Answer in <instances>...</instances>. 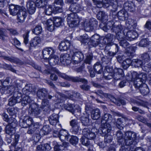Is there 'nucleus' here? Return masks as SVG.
I'll list each match as a JSON object with an SVG mask.
<instances>
[{"instance_id":"c9c22d12","label":"nucleus","mask_w":151,"mask_h":151,"mask_svg":"<svg viewBox=\"0 0 151 151\" xmlns=\"http://www.w3.org/2000/svg\"><path fill=\"white\" fill-rule=\"evenodd\" d=\"M48 62L50 65H55L57 64L59 61V58L53 55V56L47 58Z\"/></svg>"},{"instance_id":"37998d69","label":"nucleus","mask_w":151,"mask_h":151,"mask_svg":"<svg viewBox=\"0 0 151 151\" xmlns=\"http://www.w3.org/2000/svg\"><path fill=\"white\" fill-rule=\"evenodd\" d=\"M48 30L50 31H52L54 29V20L53 21L51 19H48L46 23Z\"/></svg>"},{"instance_id":"2f4dec72","label":"nucleus","mask_w":151,"mask_h":151,"mask_svg":"<svg viewBox=\"0 0 151 151\" xmlns=\"http://www.w3.org/2000/svg\"><path fill=\"white\" fill-rule=\"evenodd\" d=\"M41 42V39L39 37H35L30 41L29 44L31 47H35L40 44Z\"/></svg>"},{"instance_id":"13d9d810","label":"nucleus","mask_w":151,"mask_h":151,"mask_svg":"<svg viewBox=\"0 0 151 151\" xmlns=\"http://www.w3.org/2000/svg\"><path fill=\"white\" fill-rule=\"evenodd\" d=\"M3 57L4 59L8 60L12 63H18L19 62V60L16 58L7 56H3Z\"/></svg>"},{"instance_id":"3c124183","label":"nucleus","mask_w":151,"mask_h":151,"mask_svg":"<svg viewBox=\"0 0 151 151\" xmlns=\"http://www.w3.org/2000/svg\"><path fill=\"white\" fill-rule=\"evenodd\" d=\"M63 107L65 109L71 112L72 114H74L75 110L73 104H64Z\"/></svg>"},{"instance_id":"423d86ee","label":"nucleus","mask_w":151,"mask_h":151,"mask_svg":"<svg viewBox=\"0 0 151 151\" xmlns=\"http://www.w3.org/2000/svg\"><path fill=\"white\" fill-rule=\"evenodd\" d=\"M39 106L36 103H32L30 104L28 113L30 116L37 117L40 116L42 110Z\"/></svg>"},{"instance_id":"6ab92c4d","label":"nucleus","mask_w":151,"mask_h":151,"mask_svg":"<svg viewBox=\"0 0 151 151\" xmlns=\"http://www.w3.org/2000/svg\"><path fill=\"white\" fill-rule=\"evenodd\" d=\"M55 72L57 73H59V72L57 69L55 68H52L50 69L45 70L44 71V73L47 74H50V78L53 81H56L58 79L57 75L53 73Z\"/></svg>"},{"instance_id":"393cba45","label":"nucleus","mask_w":151,"mask_h":151,"mask_svg":"<svg viewBox=\"0 0 151 151\" xmlns=\"http://www.w3.org/2000/svg\"><path fill=\"white\" fill-rule=\"evenodd\" d=\"M27 15V12L21 9L17 14V19L19 22H23Z\"/></svg>"},{"instance_id":"bf43d9fd","label":"nucleus","mask_w":151,"mask_h":151,"mask_svg":"<svg viewBox=\"0 0 151 151\" xmlns=\"http://www.w3.org/2000/svg\"><path fill=\"white\" fill-rule=\"evenodd\" d=\"M9 124L8 125H11L14 127H15L17 125V122L16 120L12 117H10L9 118L8 120L7 121Z\"/></svg>"},{"instance_id":"aec40b11","label":"nucleus","mask_w":151,"mask_h":151,"mask_svg":"<svg viewBox=\"0 0 151 151\" xmlns=\"http://www.w3.org/2000/svg\"><path fill=\"white\" fill-rule=\"evenodd\" d=\"M124 10L130 12H133L135 10V7L134 3L131 1H127L124 4Z\"/></svg>"},{"instance_id":"58836bf2","label":"nucleus","mask_w":151,"mask_h":151,"mask_svg":"<svg viewBox=\"0 0 151 151\" xmlns=\"http://www.w3.org/2000/svg\"><path fill=\"white\" fill-rule=\"evenodd\" d=\"M117 4V2L116 0L115 1L114 0H111L110 2V5L109 7V9L114 12L116 11L118 7Z\"/></svg>"},{"instance_id":"a211bd4d","label":"nucleus","mask_w":151,"mask_h":151,"mask_svg":"<svg viewBox=\"0 0 151 151\" xmlns=\"http://www.w3.org/2000/svg\"><path fill=\"white\" fill-rule=\"evenodd\" d=\"M111 29V30L113 32H114L116 33L118 32H119L121 29L119 27L117 26L115 27L111 22H108L104 26L103 29L105 31H107V30Z\"/></svg>"},{"instance_id":"69168bd1","label":"nucleus","mask_w":151,"mask_h":151,"mask_svg":"<svg viewBox=\"0 0 151 151\" xmlns=\"http://www.w3.org/2000/svg\"><path fill=\"white\" fill-rule=\"evenodd\" d=\"M137 119L138 121L145 123L148 127H151V124L147 123L146 119L143 117L141 116H137Z\"/></svg>"},{"instance_id":"603ef678","label":"nucleus","mask_w":151,"mask_h":151,"mask_svg":"<svg viewBox=\"0 0 151 151\" xmlns=\"http://www.w3.org/2000/svg\"><path fill=\"white\" fill-rule=\"evenodd\" d=\"M123 119V118H119L117 119L116 121H115L114 124L117 128L120 129H122L123 128L122 123Z\"/></svg>"},{"instance_id":"473e14b6","label":"nucleus","mask_w":151,"mask_h":151,"mask_svg":"<svg viewBox=\"0 0 151 151\" xmlns=\"http://www.w3.org/2000/svg\"><path fill=\"white\" fill-rule=\"evenodd\" d=\"M137 34V33L133 30H131L128 31L127 33L126 37L127 40H130L134 39Z\"/></svg>"},{"instance_id":"4c0bfd02","label":"nucleus","mask_w":151,"mask_h":151,"mask_svg":"<svg viewBox=\"0 0 151 151\" xmlns=\"http://www.w3.org/2000/svg\"><path fill=\"white\" fill-rule=\"evenodd\" d=\"M93 69L95 73L97 74H101L103 71V67L99 62H97L93 66Z\"/></svg>"},{"instance_id":"4468645a","label":"nucleus","mask_w":151,"mask_h":151,"mask_svg":"<svg viewBox=\"0 0 151 151\" xmlns=\"http://www.w3.org/2000/svg\"><path fill=\"white\" fill-rule=\"evenodd\" d=\"M110 131L109 132H107L106 131V134L103 135L102 134H99L102 136H104V142L103 145H102V143L101 142L99 144V145L101 148H104L106 146L109 147V143L111 142L112 140L113 137L112 136L110 135Z\"/></svg>"},{"instance_id":"c756f323","label":"nucleus","mask_w":151,"mask_h":151,"mask_svg":"<svg viewBox=\"0 0 151 151\" xmlns=\"http://www.w3.org/2000/svg\"><path fill=\"white\" fill-rule=\"evenodd\" d=\"M97 19L104 22L108 20V16L103 11H99L97 15Z\"/></svg>"},{"instance_id":"9b49d317","label":"nucleus","mask_w":151,"mask_h":151,"mask_svg":"<svg viewBox=\"0 0 151 151\" xmlns=\"http://www.w3.org/2000/svg\"><path fill=\"white\" fill-rule=\"evenodd\" d=\"M114 40V36L113 35L108 34L104 38L101 42L103 43L104 47H106V45L111 46L114 45L113 42Z\"/></svg>"},{"instance_id":"cd10ccee","label":"nucleus","mask_w":151,"mask_h":151,"mask_svg":"<svg viewBox=\"0 0 151 151\" xmlns=\"http://www.w3.org/2000/svg\"><path fill=\"white\" fill-rule=\"evenodd\" d=\"M47 94V92L45 88H42L39 90L37 93V97L42 99L46 97Z\"/></svg>"},{"instance_id":"8fccbe9b","label":"nucleus","mask_w":151,"mask_h":151,"mask_svg":"<svg viewBox=\"0 0 151 151\" xmlns=\"http://www.w3.org/2000/svg\"><path fill=\"white\" fill-rule=\"evenodd\" d=\"M133 82V85L134 87L137 89H139L141 87H142L143 83L145 82H142L139 79H137L132 81Z\"/></svg>"},{"instance_id":"0e129e2a","label":"nucleus","mask_w":151,"mask_h":151,"mask_svg":"<svg viewBox=\"0 0 151 151\" xmlns=\"http://www.w3.org/2000/svg\"><path fill=\"white\" fill-rule=\"evenodd\" d=\"M141 68L144 71L146 72H149L151 70L150 66L147 63L144 62L143 64H142V66Z\"/></svg>"},{"instance_id":"e433bc0d","label":"nucleus","mask_w":151,"mask_h":151,"mask_svg":"<svg viewBox=\"0 0 151 151\" xmlns=\"http://www.w3.org/2000/svg\"><path fill=\"white\" fill-rule=\"evenodd\" d=\"M53 145H55L54 147V150L55 151H60L63 150L65 148V146L63 143L61 144L57 143V142L54 141L53 142Z\"/></svg>"},{"instance_id":"ea45409f","label":"nucleus","mask_w":151,"mask_h":151,"mask_svg":"<svg viewBox=\"0 0 151 151\" xmlns=\"http://www.w3.org/2000/svg\"><path fill=\"white\" fill-rule=\"evenodd\" d=\"M132 60L131 59L127 58L126 59L123 61L122 63V68L124 69H127L130 65H132Z\"/></svg>"},{"instance_id":"f03ea898","label":"nucleus","mask_w":151,"mask_h":151,"mask_svg":"<svg viewBox=\"0 0 151 151\" xmlns=\"http://www.w3.org/2000/svg\"><path fill=\"white\" fill-rule=\"evenodd\" d=\"M82 134L83 136L81 139V141L83 145L86 146L90 145L88 140L93 139L96 137L95 133L88 128H85L83 129Z\"/></svg>"},{"instance_id":"a878e982","label":"nucleus","mask_w":151,"mask_h":151,"mask_svg":"<svg viewBox=\"0 0 151 151\" xmlns=\"http://www.w3.org/2000/svg\"><path fill=\"white\" fill-rule=\"evenodd\" d=\"M70 45L68 41H62L59 44V48L60 51H66L69 48Z\"/></svg>"},{"instance_id":"7ed1b4c3","label":"nucleus","mask_w":151,"mask_h":151,"mask_svg":"<svg viewBox=\"0 0 151 151\" xmlns=\"http://www.w3.org/2000/svg\"><path fill=\"white\" fill-rule=\"evenodd\" d=\"M80 94L77 92H73L71 94L70 93L67 94H63L59 92H57L55 97H57L56 101L59 103L63 102L65 100L69 99L72 100L73 97L78 98L80 96Z\"/></svg>"},{"instance_id":"4d7b16f0","label":"nucleus","mask_w":151,"mask_h":151,"mask_svg":"<svg viewBox=\"0 0 151 151\" xmlns=\"http://www.w3.org/2000/svg\"><path fill=\"white\" fill-rule=\"evenodd\" d=\"M116 139L119 143L122 144L123 141V134L121 131L118 130L117 131L116 134Z\"/></svg>"},{"instance_id":"20e7f679","label":"nucleus","mask_w":151,"mask_h":151,"mask_svg":"<svg viewBox=\"0 0 151 151\" xmlns=\"http://www.w3.org/2000/svg\"><path fill=\"white\" fill-rule=\"evenodd\" d=\"M136 135L135 133L127 131L125 133V136L124 138V143L126 146H129L132 145L134 142V144L139 141L136 137Z\"/></svg>"},{"instance_id":"f704fd0d","label":"nucleus","mask_w":151,"mask_h":151,"mask_svg":"<svg viewBox=\"0 0 151 151\" xmlns=\"http://www.w3.org/2000/svg\"><path fill=\"white\" fill-rule=\"evenodd\" d=\"M118 18L120 20L124 21L127 19V13L123 10L117 13Z\"/></svg>"},{"instance_id":"0eeeda50","label":"nucleus","mask_w":151,"mask_h":151,"mask_svg":"<svg viewBox=\"0 0 151 151\" xmlns=\"http://www.w3.org/2000/svg\"><path fill=\"white\" fill-rule=\"evenodd\" d=\"M79 40L81 41V42L82 43H86L90 40L89 42V45L92 46L93 47H96L98 45L101 47H104L103 44L101 43H99L98 41H95L92 39H90L88 37V35L86 34H85L83 36H81L79 38Z\"/></svg>"},{"instance_id":"ddd939ff","label":"nucleus","mask_w":151,"mask_h":151,"mask_svg":"<svg viewBox=\"0 0 151 151\" xmlns=\"http://www.w3.org/2000/svg\"><path fill=\"white\" fill-rule=\"evenodd\" d=\"M84 57L83 54L81 52H74L72 57L71 63L73 64H78L83 60Z\"/></svg>"},{"instance_id":"a18cd8bd","label":"nucleus","mask_w":151,"mask_h":151,"mask_svg":"<svg viewBox=\"0 0 151 151\" xmlns=\"http://www.w3.org/2000/svg\"><path fill=\"white\" fill-rule=\"evenodd\" d=\"M143 86L139 88L140 92L143 95H147L149 92V90L147 85L143 83Z\"/></svg>"},{"instance_id":"39448f33","label":"nucleus","mask_w":151,"mask_h":151,"mask_svg":"<svg viewBox=\"0 0 151 151\" xmlns=\"http://www.w3.org/2000/svg\"><path fill=\"white\" fill-rule=\"evenodd\" d=\"M67 20L69 26L71 28L77 26L80 22V19L77 14L74 13L68 14Z\"/></svg>"},{"instance_id":"49530a36","label":"nucleus","mask_w":151,"mask_h":151,"mask_svg":"<svg viewBox=\"0 0 151 151\" xmlns=\"http://www.w3.org/2000/svg\"><path fill=\"white\" fill-rule=\"evenodd\" d=\"M49 102L48 100L46 99H42L40 108L44 109V110L46 111L49 109Z\"/></svg>"},{"instance_id":"bb28decb","label":"nucleus","mask_w":151,"mask_h":151,"mask_svg":"<svg viewBox=\"0 0 151 151\" xmlns=\"http://www.w3.org/2000/svg\"><path fill=\"white\" fill-rule=\"evenodd\" d=\"M21 101L22 104L23 106L26 105L28 104L33 103L34 102L33 98L28 95L24 96L22 99V98Z\"/></svg>"},{"instance_id":"9d476101","label":"nucleus","mask_w":151,"mask_h":151,"mask_svg":"<svg viewBox=\"0 0 151 151\" xmlns=\"http://www.w3.org/2000/svg\"><path fill=\"white\" fill-rule=\"evenodd\" d=\"M53 135L55 137H59L61 141H68L70 137V135L65 130H61L59 132L55 131L53 132Z\"/></svg>"},{"instance_id":"c85d7f7f","label":"nucleus","mask_w":151,"mask_h":151,"mask_svg":"<svg viewBox=\"0 0 151 151\" xmlns=\"http://www.w3.org/2000/svg\"><path fill=\"white\" fill-rule=\"evenodd\" d=\"M59 116L58 114H53L49 118L50 124L53 125H55L58 122Z\"/></svg>"},{"instance_id":"864d4df0","label":"nucleus","mask_w":151,"mask_h":151,"mask_svg":"<svg viewBox=\"0 0 151 151\" xmlns=\"http://www.w3.org/2000/svg\"><path fill=\"white\" fill-rule=\"evenodd\" d=\"M32 31L34 34L36 35H39L42 32V28L40 25H38L36 26Z\"/></svg>"},{"instance_id":"f257e3e1","label":"nucleus","mask_w":151,"mask_h":151,"mask_svg":"<svg viewBox=\"0 0 151 151\" xmlns=\"http://www.w3.org/2000/svg\"><path fill=\"white\" fill-rule=\"evenodd\" d=\"M112 116L109 114L106 113L104 114L102 117L101 127L99 128L98 132L102 134L103 135L106 134V131L109 132L111 131V127L109 124L111 122Z\"/></svg>"},{"instance_id":"1a4fd4ad","label":"nucleus","mask_w":151,"mask_h":151,"mask_svg":"<svg viewBox=\"0 0 151 151\" xmlns=\"http://www.w3.org/2000/svg\"><path fill=\"white\" fill-rule=\"evenodd\" d=\"M22 95L18 91H15L14 92L13 96L9 99L8 104L10 106L14 105L16 103L21 102Z\"/></svg>"},{"instance_id":"09e8293b","label":"nucleus","mask_w":151,"mask_h":151,"mask_svg":"<svg viewBox=\"0 0 151 151\" xmlns=\"http://www.w3.org/2000/svg\"><path fill=\"white\" fill-rule=\"evenodd\" d=\"M89 114L86 113V116H83L81 117V121L83 125L86 126L89 125V120L88 119Z\"/></svg>"},{"instance_id":"79ce46f5","label":"nucleus","mask_w":151,"mask_h":151,"mask_svg":"<svg viewBox=\"0 0 151 151\" xmlns=\"http://www.w3.org/2000/svg\"><path fill=\"white\" fill-rule=\"evenodd\" d=\"M51 131L49 127L47 125L44 126L40 131V133L42 135H46L48 134Z\"/></svg>"},{"instance_id":"5701e85b","label":"nucleus","mask_w":151,"mask_h":151,"mask_svg":"<svg viewBox=\"0 0 151 151\" xmlns=\"http://www.w3.org/2000/svg\"><path fill=\"white\" fill-rule=\"evenodd\" d=\"M69 9L70 11L75 13L78 12L82 10L83 8L79 4L76 3H75L70 5Z\"/></svg>"},{"instance_id":"c03bdc74","label":"nucleus","mask_w":151,"mask_h":151,"mask_svg":"<svg viewBox=\"0 0 151 151\" xmlns=\"http://www.w3.org/2000/svg\"><path fill=\"white\" fill-rule=\"evenodd\" d=\"M7 110L9 114L12 116L17 114L19 110V109L17 107H10L7 108Z\"/></svg>"},{"instance_id":"412c9836","label":"nucleus","mask_w":151,"mask_h":151,"mask_svg":"<svg viewBox=\"0 0 151 151\" xmlns=\"http://www.w3.org/2000/svg\"><path fill=\"white\" fill-rule=\"evenodd\" d=\"M61 63L64 65H67L71 63L69 54H61L60 58Z\"/></svg>"},{"instance_id":"f3484780","label":"nucleus","mask_w":151,"mask_h":151,"mask_svg":"<svg viewBox=\"0 0 151 151\" xmlns=\"http://www.w3.org/2000/svg\"><path fill=\"white\" fill-rule=\"evenodd\" d=\"M17 88V87L13 86H4L3 88L1 89V92L2 94H8L10 95L12 93L14 94V92L16 91L15 90Z\"/></svg>"},{"instance_id":"2eb2a0df","label":"nucleus","mask_w":151,"mask_h":151,"mask_svg":"<svg viewBox=\"0 0 151 151\" xmlns=\"http://www.w3.org/2000/svg\"><path fill=\"white\" fill-rule=\"evenodd\" d=\"M55 50L53 47H50L44 48L42 51L43 57L44 59H47L53 56Z\"/></svg>"},{"instance_id":"338daca9","label":"nucleus","mask_w":151,"mask_h":151,"mask_svg":"<svg viewBox=\"0 0 151 151\" xmlns=\"http://www.w3.org/2000/svg\"><path fill=\"white\" fill-rule=\"evenodd\" d=\"M149 41L147 39H144L141 40L139 43V45L142 47H145L149 44Z\"/></svg>"},{"instance_id":"6e6552de","label":"nucleus","mask_w":151,"mask_h":151,"mask_svg":"<svg viewBox=\"0 0 151 151\" xmlns=\"http://www.w3.org/2000/svg\"><path fill=\"white\" fill-rule=\"evenodd\" d=\"M59 76L69 81H71L74 82H81L83 83H86L87 81L84 78H80L78 77H74L68 76L65 74L59 72Z\"/></svg>"},{"instance_id":"72a5a7b5","label":"nucleus","mask_w":151,"mask_h":151,"mask_svg":"<svg viewBox=\"0 0 151 151\" xmlns=\"http://www.w3.org/2000/svg\"><path fill=\"white\" fill-rule=\"evenodd\" d=\"M144 62L138 59H133L132 60V66L135 68L142 67Z\"/></svg>"},{"instance_id":"680f3d73","label":"nucleus","mask_w":151,"mask_h":151,"mask_svg":"<svg viewBox=\"0 0 151 151\" xmlns=\"http://www.w3.org/2000/svg\"><path fill=\"white\" fill-rule=\"evenodd\" d=\"M23 121L25 122L29 126L31 125L33 122L32 118L28 116H24L23 119Z\"/></svg>"},{"instance_id":"a19ab883","label":"nucleus","mask_w":151,"mask_h":151,"mask_svg":"<svg viewBox=\"0 0 151 151\" xmlns=\"http://www.w3.org/2000/svg\"><path fill=\"white\" fill-rule=\"evenodd\" d=\"M15 127L11 125H8L6 126L5 129V132L7 134L10 136L12 135L15 133Z\"/></svg>"},{"instance_id":"7c9ffc66","label":"nucleus","mask_w":151,"mask_h":151,"mask_svg":"<svg viewBox=\"0 0 151 151\" xmlns=\"http://www.w3.org/2000/svg\"><path fill=\"white\" fill-rule=\"evenodd\" d=\"M101 116V112L100 110L97 108L93 110L91 114L92 118L94 120L98 119Z\"/></svg>"},{"instance_id":"052dcab7","label":"nucleus","mask_w":151,"mask_h":151,"mask_svg":"<svg viewBox=\"0 0 151 151\" xmlns=\"http://www.w3.org/2000/svg\"><path fill=\"white\" fill-rule=\"evenodd\" d=\"M5 29L0 28V38L3 40H6V38L8 37L7 35L5 34Z\"/></svg>"},{"instance_id":"f8f14e48","label":"nucleus","mask_w":151,"mask_h":151,"mask_svg":"<svg viewBox=\"0 0 151 151\" xmlns=\"http://www.w3.org/2000/svg\"><path fill=\"white\" fill-rule=\"evenodd\" d=\"M97 24V22L94 18L91 19L88 23L84 25L85 30L87 32L93 31Z\"/></svg>"},{"instance_id":"dca6fc26","label":"nucleus","mask_w":151,"mask_h":151,"mask_svg":"<svg viewBox=\"0 0 151 151\" xmlns=\"http://www.w3.org/2000/svg\"><path fill=\"white\" fill-rule=\"evenodd\" d=\"M131 103L132 106V110L135 111H138L139 108L133 106V104L137 105V106H141L147 108H148V103L147 102L142 101H137L133 99H131Z\"/></svg>"},{"instance_id":"4be33fe9","label":"nucleus","mask_w":151,"mask_h":151,"mask_svg":"<svg viewBox=\"0 0 151 151\" xmlns=\"http://www.w3.org/2000/svg\"><path fill=\"white\" fill-rule=\"evenodd\" d=\"M21 7L18 5H15L11 4L9 6V9L10 14L13 16L17 14L19 10L21 9Z\"/></svg>"},{"instance_id":"de8ad7c7","label":"nucleus","mask_w":151,"mask_h":151,"mask_svg":"<svg viewBox=\"0 0 151 151\" xmlns=\"http://www.w3.org/2000/svg\"><path fill=\"white\" fill-rule=\"evenodd\" d=\"M150 52L145 53L142 55L141 58L142 61L145 63H147L150 60Z\"/></svg>"},{"instance_id":"e2e57ef3","label":"nucleus","mask_w":151,"mask_h":151,"mask_svg":"<svg viewBox=\"0 0 151 151\" xmlns=\"http://www.w3.org/2000/svg\"><path fill=\"white\" fill-rule=\"evenodd\" d=\"M53 9L51 5L47 6L45 10V14L48 15H51L53 12Z\"/></svg>"},{"instance_id":"6e6d98bb","label":"nucleus","mask_w":151,"mask_h":151,"mask_svg":"<svg viewBox=\"0 0 151 151\" xmlns=\"http://www.w3.org/2000/svg\"><path fill=\"white\" fill-rule=\"evenodd\" d=\"M54 26L59 27L62 24L63 21L62 18L58 17H55L53 18Z\"/></svg>"},{"instance_id":"774afa93","label":"nucleus","mask_w":151,"mask_h":151,"mask_svg":"<svg viewBox=\"0 0 151 151\" xmlns=\"http://www.w3.org/2000/svg\"><path fill=\"white\" fill-rule=\"evenodd\" d=\"M78 141V139L76 136H72L70 139L69 141L70 143L73 145L77 144Z\"/></svg>"},{"instance_id":"b1692460","label":"nucleus","mask_w":151,"mask_h":151,"mask_svg":"<svg viewBox=\"0 0 151 151\" xmlns=\"http://www.w3.org/2000/svg\"><path fill=\"white\" fill-rule=\"evenodd\" d=\"M36 4L33 1H29L27 4V7L28 11L31 14L34 13L35 10Z\"/></svg>"},{"instance_id":"5fc2aeb1","label":"nucleus","mask_w":151,"mask_h":151,"mask_svg":"<svg viewBox=\"0 0 151 151\" xmlns=\"http://www.w3.org/2000/svg\"><path fill=\"white\" fill-rule=\"evenodd\" d=\"M36 6L38 8L44 6L47 4V0H36Z\"/></svg>"}]
</instances>
